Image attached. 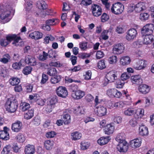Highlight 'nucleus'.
<instances>
[{
  "mask_svg": "<svg viewBox=\"0 0 154 154\" xmlns=\"http://www.w3.org/2000/svg\"><path fill=\"white\" fill-rule=\"evenodd\" d=\"M14 40L12 43L13 45L16 46H21L23 42L20 37L17 36L15 34L8 35L6 37V39H1L0 41V44L2 46H6L11 41Z\"/></svg>",
  "mask_w": 154,
  "mask_h": 154,
  "instance_id": "obj_1",
  "label": "nucleus"
},
{
  "mask_svg": "<svg viewBox=\"0 0 154 154\" xmlns=\"http://www.w3.org/2000/svg\"><path fill=\"white\" fill-rule=\"evenodd\" d=\"M17 101L13 98H9L8 99L5 104V107L7 111L11 112H14L17 108Z\"/></svg>",
  "mask_w": 154,
  "mask_h": 154,
  "instance_id": "obj_2",
  "label": "nucleus"
},
{
  "mask_svg": "<svg viewBox=\"0 0 154 154\" xmlns=\"http://www.w3.org/2000/svg\"><path fill=\"white\" fill-rule=\"evenodd\" d=\"M124 9V7L122 4L118 2L112 5L111 10L112 13L116 14H119L122 13Z\"/></svg>",
  "mask_w": 154,
  "mask_h": 154,
  "instance_id": "obj_3",
  "label": "nucleus"
},
{
  "mask_svg": "<svg viewBox=\"0 0 154 154\" xmlns=\"http://www.w3.org/2000/svg\"><path fill=\"white\" fill-rule=\"evenodd\" d=\"M154 29V26L152 24H148L144 26L141 30L142 35L151 34Z\"/></svg>",
  "mask_w": 154,
  "mask_h": 154,
  "instance_id": "obj_4",
  "label": "nucleus"
},
{
  "mask_svg": "<svg viewBox=\"0 0 154 154\" xmlns=\"http://www.w3.org/2000/svg\"><path fill=\"white\" fill-rule=\"evenodd\" d=\"M126 34L127 35L125 36L126 39L130 41H133L136 37L137 32L135 29L132 28L129 29L126 32Z\"/></svg>",
  "mask_w": 154,
  "mask_h": 154,
  "instance_id": "obj_5",
  "label": "nucleus"
},
{
  "mask_svg": "<svg viewBox=\"0 0 154 154\" xmlns=\"http://www.w3.org/2000/svg\"><path fill=\"white\" fill-rule=\"evenodd\" d=\"M0 17L1 19L0 22L1 23L4 24L9 21L11 19L10 12L6 10L4 12L1 14Z\"/></svg>",
  "mask_w": 154,
  "mask_h": 154,
  "instance_id": "obj_6",
  "label": "nucleus"
},
{
  "mask_svg": "<svg viewBox=\"0 0 154 154\" xmlns=\"http://www.w3.org/2000/svg\"><path fill=\"white\" fill-rule=\"evenodd\" d=\"M57 95L61 97L66 98L68 95V92L66 88L64 86H59L56 89Z\"/></svg>",
  "mask_w": 154,
  "mask_h": 154,
  "instance_id": "obj_7",
  "label": "nucleus"
},
{
  "mask_svg": "<svg viewBox=\"0 0 154 154\" xmlns=\"http://www.w3.org/2000/svg\"><path fill=\"white\" fill-rule=\"evenodd\" d=\"M93 15L95 17H98L100 15L102 12L101 7L98 5L93 4L91 7Z\"/></svg>",
  "mask_w": 154,
  "mask_h": 154,
  "instance_id": "obj_8",
  "label": "nucleus"
},
{
  "mask_svg": "<svg viewBox=\"0 0 154 154\" xmlns=\"http://www.w3.org/2000/svg\"><path fill=\"white\" fill-rule=\"evenodd\" d=\"M106 108L103 106H95L94 112L97 115L100 116L105 115L106 113Z\"/></svg>",
  "mask_w": 154,
  "mask_h": 154,
  "instance_id": "obj_9",
  "label": "nucleus"
},
{
  "mask_svg": "<svg viewBox=\"0 0 154 154\" xmlns=\"http://www.w3.org/2000/svg\"><path fill=\"white\" fill-rule=\"evenodd\" d=\"M125 49V47L123 44H117L114 45L112 51L113 53L119 54L122 53Z\"/></svg>",
  "mask_w": 154,
  "mask_h": 154,
  "instance_id": "obj_10",
  "label": "nucleus"
},
{
  "mask_svg": "<svg viewBox=\"0 0 154 154\" xmlns=\"http://www.w3.org/2000/svg\"><path fill=\"white\" fill-rule=\"evenodd\" d=\"M128 148V143L126 141H122V142L119 143L117 146L118 150L121 152H126Z\"/></svg>",
  "mask_w": 154,
  "mask_h": 154,
  "instance_id": "obj_11",
  "label": "nucleus"
},
{
  "mask_svg": "<svg viewBox=\"0 0 154 154\" xmlns=\"http://www.w3.org/2000/svg\"><path fill=\"white\" fill-rule=\"evenodd\" d=\"M136 13H139L146 10L145 4L143 2H139L132 7Z\"/></svg>",
  "mask_w": 154,
  "mask_h": 154,
  "instance_id": "obj_12",
  "label": "nucleus"
},
{
  "mask_svg": "<svg viewBox=\"0 0 154 154\" xmlns=\"http://www.w3.org/2000/svg\"><path fill=\"white\" fill-rule=\"evenodd\" d=\"M106 78L108 81L110 82H114L117 79L116 72L114 71H111L108 72L106 75Z\"/></svg>",
  "mask_w": 154,
  "mask_h": 154,
  "instance_id": "obj_13",
  "label": "nucleus"
},
{
  "mask_svg": "<svg viewBox=\"0 0 154 154\" xmlns=\"http://www.w3.org/2000/svg\"><path fill=\"white\" fill-rule=\"evenodd\" d=\"M22 126V123L20 121H17L12 125V130L14 132H18L21 129Z\"/></svg>",
  "mask_w": 154,
  "mask_h": 154,
  "instance_id": "obj_14",
  "label": "nucleus"
},
{
  "mask_svg": "<svg viewBox=\"0 0 154 154\" xmlns=\"http://www.w3.org/2000/svg\"><path fill=\"white\" fill-rule=\"evenodd\" d=\"M141 139L140 138H137L131 141L130 145L133 148H136L140 147L141 144Z\"/></svg>",
  "mask_w": 154,
  "mask_h": 154,
  "instance_id": "obj_15",
  "label": "nucleus"
},
{
  "mask_svg": "<svg viewBox=\"0 0 154 154\" xmlns=\"http://www.w3.org/2000/svg\"><path fill=\"white\" fill-rule=\"evenodd\" d=\"M25 60L26 63L31 66H35L37 63L35 58L29 55L26 56Z\"/></svg>",
  "mask_w": 154,
  "mask_h": 154,
  "instance_id": "obj_16",
  "label": "nucleus"
},
{
  "mask_svg": "<svg viewBox=\"0 0 154 154\" xmlns=\"http://www.w3.org/2000/svg\"><path fill=\"white\" fill-rule=\"evenodd\" d=\"M3 129V131H0V138L6 140L9 138V134L7 132L8 129L7 127H5Z\"/></svg>",
  "mask_w": 154,
  "mask_h": 154,
  "instance_id": "obj_17",
  "label": "nucleus"
},
{
  "mask_svg": "<svg viewBox=\"0 0 154 154\" xmlns=\"http://www.w3.org/2000/svg\"><path fill=\"white\" fill-rule=\"evenodd\" d=\"M138 89L141 93L146 94L149 92L150 88L149 86L143 84L139 86Z\"/></svg>",
  "mask_w": 154,
  "mask_h": 154,
  "instance_id": "obj_18",
  "label": "nucleus"
},
{
  "mask_svg": "<svg viewBox=\"0 0 154 154\" xmlns=\"http://www.w3.org/2000/svg\"><path fill=\"white\" fill-rule=\"evenodd\" d=\"M85 94L84 91L80 90H78L74 93H72V97L75 99H79L82 98Z\"/></svg>",
  "mask_w": 154,
  "mask_h": 154,
  "instance_id": "obj_19",
  "label": "nucleus"
},
{
  "mask_svg": "<svg viewBox=\"0 0 154 154\" xmlns=\"http://www.w3.org/2000/svg\"><path fill=\"white\" fill-rule=\"evenodd\" d=\"M146 61L142 60H139L138 62L134 65V67L136 69L140 70L144 68L146 66Z\"/></svg>",
  "mask_w": 154,
  "mask_h": 154,
  "instance_id": "obj_20",
  "label": "nucleus"
},
{
  "mask_svg": "<svg viewBox=\"0 0 154 154\" xmlns=\"http://www.w3.org/2000/svg\"><path fill=\"white\" fill-rule=\"evenodd\" d=\"M29 36L32 39L37 40L42 38V37L43 34L40 32L35 31L30 33Z\"/></svg>",
  "mask_w": 154,
  "mask_h": 154,
  "instance_id": "obj_21",
  "label": "nucleus"
},
{
  "mask_svg": "<svg viewBox=\"0 0 154 154\" xmlns=\"http://www.w3.org/2000/svg\"><path fill=\"white\" fill-rule=\"evenodd\" d=\"M143 37V43L146 45L151 44L153 40V36L152 34L142 35Z\"/></svg>",
  "mask_w": 154,
  "mask_h": 154,
  "instance_id": "obj_22",
  "label": "nucleus"
},
{
  "mask_svg": "<svg viewBox=\"0 0 154 154\" xmlns=\"http://www.w3.org/2000/svg\"><path fill=\"white\" fill-rule=\"evenodd\" d=\"M139 131V134L142 136L147 135L148 134V128L143 125H140Z\"/></svg>",
  "mask_w": 154,
  "mask_h": 154,
  "instance_id": "obj_23",
  "label": "nucleus"
},
{
  "mask_svg": "<svg viewBox=\"0 0 154 154\" xmlns=\"http://www.w3.org/2000/svg\"><path fill=\"white\" fill-rule=\"evenodd\" d=\"M34 146L32 145L28 144L25 148V154H33L35 152Z\"/></svg>",
  "mask_w": 154,
  "mask_h": 154,
  "instance_id": "obj_24",
  "label": "nucleus"
},
{
  "mask_svg": "<svg viewBox=\"0 0 154 154\" xmlns=\"http://www.w3.org/2000/svg\"><path fill=\"white\" fill-rule=\"evenodd\" d=\"M132 82L134 84H140L142 83V80L139 75H135L131 76V78Z\"/></svg>",
  "mask_w": 154,
  "mask_h": 154,
  "instance_id": "obj_25",
  "label": "nucleus"
},
{
  "mask_svg": "<svg viewBox=\"0 0 154 154\" xmlns=\"http://www.w3.org/2000/svg\"><path fill=\"white\" fill-rule=\"evenodd\" d=\"M131 62V60L128 56H124L121 57L120 63L123 66L127 65L129 64Z\"/></svg>",
  "mask_w": 154,
  "mask_h": 154,
  "instance_id": "obj_26",
  "label": "nucleus"
},
{
  "mask_svg": "<svg viewBox=\"0 0 154 154\" xmlns=\"http://www.w3.org/2000/svg\"><path fill=\"white\" fill-rule=\"evenodd\" d=\"M114 129V127L111 124H108L107 125L104 129L105 133L108 135L112 134Z\"/></svg>",
  "mask_w": 154,
  "mask_h": 154,
  "instance_id": "obj_27",
  "label": "nucleus"
},
{
  "mask_svg": "<svg viewBox=\"0 0 154 154\" xmlns=\"http://www.w3.org/2000/svg\"><path fill=\"white\" fill-rule=\"evenodd\" d=\"M11 57L8 54H4L2 58L0 59V61L4 64H6L8 62L11 61Z\"/></svg>",
  "mask_w": 154,
  "mask_h": 154,
  "instance_id": "obj_28",
  "label": "nucleus"
},
{
  "mask_svg": "<svg viewBox=\"0 0 154 154\" xmlns=\"http://www.w3.org/2000/svg\"><path fill=\"white\" fill-rule=\"evenodd\" d=\"M71 138L74 140L79 139L82 137V134L78 131H75L71 134Z\"/></svg>",
  "mask_w": 154,
  "mask_h": 154,
  "instance_id": "obj_29",
  "label": "nucleus"
},
{
  "mask_svg": "<svg viewBox=\"0 0 154 154\" xmlns=\"http://www.w3.org/2000/svg\"><path fill=\"white\" fill-rule=\"evenodd\" d=\"M54 142L50 140H48L45 141L44 145L45 147L48 150L51 149L53 145Z\"/></svg>",
  "mask_w": 154,
  "mask_h": 154,
  "instance_id": "obj_30",
  "label": "nucleus"
},
{
  "mask_svg": "<svg viewBox=\"0 0 154 154\" xmlns=\"http://www.w3.org/2000/svg\"><path fill=\"white\" fill-rule=\"evenodd\" d=\"M48 56H49L50 58H51L52 57V56H51V54L48 53H46L45 51H43L42 54L39 55L38 59L40 60L44 61L47 59L48 58Z\"/></svg>",
  "mask_w": 154,
  "mask_h": 154,
  "instance_id": "obj_31",
  "label": "nucleus"
},
{
  "mask_svg": "<svg viewBox=\"0 0 154 154\" xmlns=\"http://www.w3.org/2000/svg\"><path fill=\"white\" fill-rule=\"evenodd\" d=\"M109 140V137H102L97 140V142L100 145H103L107 143Z\"/></svg>",
  "mask_w": 154,
  "mask_h": 154,
  "instance_id": "obj_32",
  "label": "nucleus"
},
{
  "mask_svg": "<svg viewBox=\"0 0 154 154\" xmlns=\"http://www.w3.org/2000/svg\"><path fill=\"white\" fill-rule=\"evenodd\" d=\"M135 111L134 114H135L138 117V118H140L144 115V110L141 108H138L137 109H134Z\"/></svg>",
  "mask_w": 154,
  "mask_h": 154,
  "instance_id": "obj_33",
  "label": "nucleus"
},
{
  "mask_svg": "<svg viewBox=\"0 0 154 154\" xmlns=\"http://www.w3.org/2000/svg\"><path fill=\"white\" fill-rule=\"evenodd\" d=\"M33 110L32 109H31L26 112L24 114V118L27 119H31L33 116Z\"/></svg>",
  "mask_w": 154,
  "mask_h": 154,
  "instance_id": "obj_34",
  "label": "nucleus"
},
{
  "mask_svg": "<svg viewBox=\"0 0 154 154\" xmlns=\"http://www.w3.org/2000/svg\"><path fill=\"white\" fill-rule=\"evenodd\" d=\"M61 80V78L60 75H57L52 76L50 79L51 82L52 84H56L58 83Z\"/></svg>",
  "mask_w": 154,
  "mask_h": 154,
  "instance_id": "obj_35",
  "label": "nucleus"
},
{
  "mask_svg": "<svg viewBox=\"0 0 154 154\" xmlns=\"http://www.w3.org/2000/svg\"><path fill=\"white\" fill-rule=\"evenodd\" d=\"M47 74L51 76H53L57 75V72L56 69L54 68H49L47 70Z\"/></svg>",
  "mask_w": 154,
  "mask_h": 154,
  "instance_id": "obj_36",
  "label": "nucleus"
},
{
  "mask_svg": "<svg viewBox=\"0 0 154 154\" xmlns=\"http://www.w3.org/2000/svg\"><path fill=\"white\" fill-rule=\"evenodd\" d=\"M135 111L134 109L133 108H128L124 111V114L125 116H131L134 114Z\"/></svg>",
  "mask_w": 154,
  "mask_h": 154,
  "instance_id": "obj_37",
  "label": "nucleus"
},
{
  "mask_svg": "<svg viewBox=\"0 0 154 154\" xmlns=\"http://www.w3.org/2000/svg\"><path fill=\"white\" fill-rule=\"evenodd\" d=\"M63 120L64 124L66 125L69 124L71 122V119L70 115L67 114L63 115Z\"/></svg>",
  "mask_w": 154,
  "mask_h": 154,
  "instance_id": "obj_38",
  "label": "nucleus"
},
{
  "mask_svg": "<svg viewBox=\"0 0 154 154\" xmlns=\"http://www.w3.org/2000/svg\"><path fill=\"white\" fill-rule=\"evenodd\" d=\"M20 80L17 77H13L9 80L10 84L13 86L17 85L20 83Z\"/></svg>",
  "mask_w": 154,
  "mask_h": 154,
  "instance_id": "obj_39",
  "label": "nucleus"
},
{
  "mask_svg": "<svg viewBox=\"0 0 154 154\" xmlns=\"http://www.w3.org/2000/svg\"><path fill=\"white\" fill-rule=\"evenodd\" d=\"M124 105V103L122 101H120L116 103H112L111 105L112 108H122Z\"/></svg>",
  "mask_w": 154,
  "mask_h": 154,
  "instance_id": "obj_40",
  "label": "nucleus"
},
{
  "mask_svg": "<svg viewBox=\"0 0 154 154\" xmlns=\"http://www.w3.org/2000/svg\"><path fill=\"white\" fill-rule=\"evenodd\" d=\"M15 139L17 142L22 143L25 141V138L23 134L20 133L15 137Z\"/></svg>",
  "mask_w": 154,
  "mask_h": 154,
  "instance_id": "obj_41",
  "label": "nucleus"
},
{
  "mask_svg": "<svg viewBox=\"0 0 154 154\" xmlns=\"http://www.w3.org/2000/svg\"><path fill=\"white\" fill-rule=\"evenodd\" d=\"M11 149L10 145H7L5 146L1 152V154H9Z\"/></svg>",
  "mask_w": 154,
  "mask_h": 154,
  "instance_id": "obj_42",
  "label": "nucleus"
},
{
  "mask_svg": "<svg viewBox=\"0 0 154 154\" xmlns=\"http://www.w3.org/2000/svg\"><path fill=\"white\" fill-rule=\"evenodd\" d=\"M58 22V20L57 19H50L47 20L46 21V23L49 26L54 25L56 24L57 22Z\"/></svg>",
  "mask_w": 154,
  "mask_h": 154,
  "instance_id": "obj_43",
  "label": "nucleus"
},
{
  "mask_svg": "<svg viewBox=\"0 0 154 154\" xmlns=\"http://www.w3.org/2000/svg\"><path fill=\"white\" fill-rule=\"evenodd\" d=\"M29 99L31 100L37 102L38 100L40 98L39 96L37 94H34L32 95H29Z\"/></svg>",
  "mask_w": 154,
  "mask_h": 154,
  "instance_id": "obj_44",
  "label": "nucleus"
},
{
  "mask_svg": "<svg viewBox=\"0 0 154 154\" xmlns=\"http://www.w3.org/2000/svg\"><path fill=\"white\" fill-rule=\"evenodd\" d=\"M149 14L146 13H141L140 14V18L143 21H145L148 19Z\"/></svg>",
  "mask_w": 154,
  "mask_h": 154,
  "instance_id": "obj_45",
  "label": "nucleus"
},
{
  "mask_svg": "<svg viewBox=\"0 0 154 154\" xmlns=\"http://www.w3.org/2000/svg\"><path fill=\"white\" fill-rule=\"evenodd\" d=\"M97 67L99 69H102L106 67L105 60H103L100 61L98 63Z\"/></svg>",
  "mask_w": 154,
  "mask_h": 154,
  "instance_id": "obj_46",
  "label": "nucleus"
},
{
  "mask_svg": "<svg viewBox=\"0 0 154 154\" xmlns=\"http://www.w3.org/2000/svg\"><path fill=\"white\" fill-rule=\"evenodd\" d=\"M116 91V89H109L107 91L106 94L109 96L113 97Z\"/></svg>",
  "mask_w": 154,
  "mask_h": 154,
  "instance_id": "obj_47",
  "label": "nucleus"
},
{
  "mask_svg": "<svg viewBox=\"0 0 154 154\" xmlns=\"http://www.w3.org/2000/svg\"><path fill=\"white\" fill-rule=\"evenodd\" d=\"M32 68L30 66H27L25 67L23 71V72L25 75H27L31 72L32 71Z\"/></svg>",
  "mask_w": 154,
  "mask_h": 154,
  "instance_id": "obj_48",
  "label": "nucleus"
},
{
  "mask_svg": "<svg viewBox=\"0 0 154 154\" xmlns=\"http://www.w3.org/2000/svg\"><path fill=\"white\" fill-rule=\"evenodd\" d=\"M137 119L134 117L132 118L129 121V124L132 127H134L137 125Z\"/></svg>",
  "mask_w": 154,
  "mask_h": 154,
  "instance_id": "obj_49",
  "label": "nucleus"
},
{
  "mask_svg": "<svg viewBox=\"0 0 154 154\" xmlns=\"http://www.w3.org/2000/svg\"><path fill=\"white\" fill-rule=\"evenodd\" d=\"M123 135L122 134H119L117 136L116 140V141L118 142L119 143L120 142H122V141H126L124 138L123 137Z\"/></svg>",
  "mask_w": 154,
  "mask_h": 154,
  "instance_id": "obj_50",
  "label": "nucleus"
},
{
  "mask_svg": "<svg viewBox=\"0 0 154 154\" xmlns=\"http://www.w3.org/2000/svg\"><path fill=\"white\" fill-rule=\"evenodd\" d=\"M117 57L116 56H112L109 57V61L110 63L114 64L116 63L117 60Z\"/></svg>",
  "mask_w": 154,
  "mask_h": 154,
  "instance_id": "obj_51",
  "label": "nucleus"
},
{
  "mask_svg": "<svg viewBox=\"0 0 154 154\" xmlns=\"http://www.w3.org/2000/svg\"><path fill=\"white\" fill-rule=\"evenodd\" d=\"M130 76L129 73L127 72H124L122 73L121 76V79L122 81L126 80L128 79Z\"/></svg>",
  "mask_w": 154,
  "mask_h": 154,
  "instance_id": "obj_52",
  "label": "nucleus"
},
{
  "mask_svg": "<svg viewBox=\"0 0 154 154\" xmlns=\"http://www.w3.org/2000/svg\"><path fill=\"white\" fill-rule=\"evenodd\" d=\"M57 102V99L56 96L52 97L48 103L52 106V107H54L55 105Z\"/></svg>",
  "mask_w": 154,
  "mask_h": 154,
  "instance_id": "obj_53",
  "label": "nucleus"
},
{
  "mask_svg": "<svg viewBox=\"0 0 154 154\" xmlns=\"http://www.w3.org/2000/svg\"><path fill=\"white\" fill-rule=\"evenodd\" d=\"M48 76L45 74L43 73L42 75V78L40 82V83L41 84H45L48 80Z\"/></svg>",
  "mask_w": 154,
  "mask_h": 154,
  "instance_id": "obj_54",
  "label": "nucleus"
},
{
  "mask_svg": "<svg viewBox=\"0 0 154 154\" xmlns=\"http://www.w3.org/2000/svg\"><path fill=\"white\" fill-rule=\"evenodd\" d=\"M90 145L89 143L85 142H82L81 143V147L82 149L85 150L87 149Z\"/></svg>",
  "mask_w": 154,
  "mask_h": 154,
  "instance_id": "obj_55",
  "label": "nucleus"
},
{
  "mask_svg": "<svg viewBox=\"0 0 154 154\" xmlns=\"http://www.w3.org/2000/svg\"><path fill=\"white\" fill-rule=\"evenodd\" d=\"M122 118L121 116L117 115L115 116L113 119L114 122L117 124L121 123L122 122Z\"/></svg>",
  "mask_w": 154,
  "mask_h": 154,
  "instance_id": "obj_56",
  "label": "nucleus"
},
{
  "mask_svg": "<svg viewBox=\"0 0 154 154\" xmlns=\"http://www.w3.org/2000/svg\"><path fill=\"white\" fill-rule=\"evenodd\" d=\"M108 31L104 30L102 33L100 37L103 39L106 40L109 37L107 35Z\"/></svg>",
  "mask_w": 154,
  "mask_h": 154,
  "instance_id": "obj_57",
  "label": "nucleus"
},
{
  "mask_svg": "<svg viewBox=\"0 0 154 154\" xmlns=\"http://www.w3.org/2000/svg\"><path fill=\"white\" fill-rule=\"evenodd\" d=\"M88 43L86 42H82L79 44V46L81 50H85L87 48Z\"/></svg>",
  "mask_w": 154,
  "mask_h": 154,
  "instance_id": "obj_58",
  "label": "nucleus"
},
{
  "mask_svg": "<svg viewBox=\"0 0 154 154\" xmlns=\"http://www.w3.org/2000/svg\"><path fill=\"white\" fill-rule=\"evenodd\" d=\"M104 55V54L102 51H98L97 52L96 57L97 59H100L103 57Z\"/></svg>",
  "mask_w": 154,
  "mask_h": 154,
  "instance_id": "obj_59",
  "label": "nucleus"
},
{
  "mask_svg": "<svg viewBox=\"0 0 154 154\" xmlns=\"http://www.w3.org/2000/svg\"><path fill=\"white\" fill-rule=\"evenodd\" d=\"M56 134V133L54 131H51L46 133V136L48 138H52L54 137Z\"/></svg>",
  "mask_w": 154,
  "mask_h": 154,
  "instance_id": "obj_60",
  "label": "nucleus"
},
{
  "mask_svg": "<svg viewBox=\"0 0 154 154\" xmlns=\"http://www.w3.org/2000/svg\"><path fill=\"white\" fill-rule=\"evenodd\" d=\"M124 84V82H123L121 81L120 80H118L115 83L116 85V87L117 88H122Z\"/></svg>",
  "mask_w": 154,
  "mask_h": 154,
  "instance_id": "obj_61",
  "label": "nucleus"
},
{
  "mask_svg": "<svg viewBox=\"0 0 154 154\" xmlns=\"http://www.w3.org/2000/svg\"><path fill=\"white\" fill-rule=\"evenodd\" d=\"M22 66V64L20 62H16L13 64L12 67L15 69H20Z\"/></svg>",
  "mask_w": 154,
  "mask_h": 154,
  "instance_id": "obj_62",
  "label": "nucleus"
},
{
  "mask_svg": "<svg viewBox=\"0 0 154 154\" xmlns=\"http://www.w3.org/2000/svg\"><path fill=\"white\" fill-rule=\"evenodd\" d=\"M91 74L92 73L91 70H89L87 71L85 73V75H84L85 79L87 80L90 79L91 77Z\"/></svg>",
  "mask_w": 154,
  "mask_h": 154,
  "instance_id": "obj_63",
  "label": "nucleus"
},
{
  "mask_svg": "<svg viewBox=\"0 0 154 154\" xmlns=\"http://www.w3.org/2000/svg\"><path fill=\"white\" fill-rule=\"evenodd\" d=\"M30 107V105L29 103H23L22 106V110L23 111H25L29 108Z\"/></svg>",
  "mask_w": 154,
  "mask_h": 154,
  "instance_id": "obj_64",
  "label": "nucleus"
}]
</instances>
